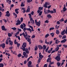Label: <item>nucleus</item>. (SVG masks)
<instances>
[{
    "label": "nucleus",
    "instance_id": "nucleus-1",
    "mask_svg": "<svg viewBox=\"0 0 67 67\" xmlns=\"http://www.w3.org/2000/svg\"><path fill=\"white\" fill-rule=\"evenodd\" d=\"M53 11H54V12ZM44 12L45 14H48V13H50L51 14H53L54 13H55L56 12V9H54L53 10V11H50L49 9H48L47 10L46 9H44Z\"/></svg>",
    "mask_w": 67,
    "mask_h": 67
},
{
    "label": "nucleus",
    "instance_id": "nucleus-2",
    "mask_svg": "<svg viewBox=\"0 0 67 67\" xmlns=\"http://www.w3.org/2000/svg\"><path fill=\"white\" fill-rule=\"evenodd\" d=\"M27 46V43L25 42H24L23 43V44L22 45V47L23 48H21V49H22L23 51H25L26 50V48H25Z\"/></svg>",
    "mask_w": 67,
    "mask_h": 67
},
{
    "label": "nucleus",
    "instance_id": "nucleus-3",
    "mask_svg": "<svg viewBox=\"0 0 67 67\" xmlns=\"http://www.w3.org/2000/svg\"><path fill=\"white\" fill-rule=\"evenodd\" d=\"M26 30L27 31H29L30 33L32 32V30L30 28H26L25 27L23 29V31H25Z\"/></svg>",
    "mask_w": 67,
    "mask_h": 67
},
{
    "label": "nucleus",
    "instance_id": "nucleus-4",
    "mask_svg": "<svg viewBox=\"0 0 67 67\" xmlns=\"http://www.w3.org/2000/svg\"><path fill=\"white\" fill-rule=\"evenodd\" d=\"M21 23V21L19 20V18L18 19V20L16 21V25H20Z\"/></svg>",
    "mask_w": 67,
    "mask_h": 67
},
{
    "label": "nucleus",
    "instance_id": "nucleus-5",
    "mask_svg": "<svg viewBox=\"0 0 67 67\" xmlns=\"http://www.w3.org/2000/svg\"><path fill=\"white\" fill-rule=\"evenodd\" d=\"M55 59L57 60L58 61H60V55H59L58 56H57V57H56L55 58Z\"/></svg>",
    "mask_w": 67,
    "mask_h": 67
},
{
    "label": "nucleus",
    "instance_id": "nucleus-6",
    "mask_svg": "<svg viewBox=\"0 0 67 67\" xmlns=\"http://www.w3.org/2000/svg\"><path fill=\"white\" fill-rule=\"evenodd\" d=\"M23 55H24V57L25 58H27L28 57V55L26 53L24 52H23Z\"/></svg>",
    "mask_w": 67,
    "mask_h": 67
},
{
    "label": "nucleus",
    "instance_id": "nucleus-7",
    "mask_svg": "<svg viewBox=\"0 0 67 67\" xmlns=\"http://www.w3.org/2000/svg\"><path fill=\"white\" fill-rule=\"evenodd\" d=\"M32 62L31 61H29L28 63V67H32V66L31 65Z\"/></svg>",
    "mask_w": 67,
    "mask_h": 67
},
{
    "label": "nucleus",
    "instance_id": "nucleus-8",
    "mask_svg": "<svg viewBox=\"0 0 67 67\" xmlns=\"http://www.w3.org/2000/svg\"><path fill=\"white\" fill-rule=\"evenodd\" d=\"M5 47V44L4 43H2L0 45V47H2V48L3 49H4Z\"/></svg>",
    "mask_w": 67,
    "mask_h": 67
},
{
    "label": "nucleus",
    "instance_id": "nucleus-9",
    "mask_svg": "<svg viewBox=\"0 0 67 67\" xmlns=\"http://www.w3.org/2000/svg\"><path fill=\"white\" fill-rule=\"evenodd\" d=\"M6 14L5 15V16H7L8 17H9L10 15V14L9 13V11H7V12L6 13Z\"/></svg>",
    "mask_w": 67,
    "mask_h": 67
},
{
    "label": "nucleus",
    "instance_id": "nucleus-10",
    "mask_svg": "<svg viewBox=\"0 0 67 67\" xmlns=\"http://www.w3.org/2000/svg\"><path fill=\"white\" fill-rule=\"evenodd\" d=\"M8 42L10 43L9 44L11 45V46H12L13 45V42L12 41H11V40H8Z\"/></svg>",
    "mask_w": 67,
    "mask_h": 67
},
{
    "label": "nucleus",
    "instance_id": "nucleus-11",
    "mask_svg": "<svg viewBox=\"0 0 67 67\" xmlns=\"http://www.w3.org/2000/svg\"><path fill=\"white\" fill-rule=\"evenodd\" d=\"M51 56V54L49 55H48V57H49V58H48V59L47 60V62H49V60H51V58L50 57Z\"/></svg>",
    "mask_w": 67,
    "mask_h": 67
},
{
    "label": "nucleus",
    "instance_id": "nucleus-12",
    "mask_svg": "<svg viewBox=\"0 0 67 67\" xmlns=\"http://www.w3.org/2000/svg\"><path fill=\"white\" fill-rule=\"evenodd\" d=\"M30 8L29 6H28V9H27L26 11V13H28L30 12Z\"/></svg>",
    "mask_w": 67,
    "mask_h": 67
},
{
    "label": "nucleus",
    "instance_id": "nucleus-13",
    "mask_svg": "<svg viewBox=\"0 0 67 67\" xmlns=\"http://www.w3.org/2000/svg\"><path fill=\"white\" fill-rule=\"evenodd\" d=\"M42 9V7H39L38 8V10L37 11V12L38 13H39L41 11V10Z\"/></svg>",
    "mask_w": 67,
    "mask_h": 67
},
{
    "label": "nucleus",
    "instance_id": "nucleus-14",
    "mask_svg": "<svg viewBox=\"0 0 67 67\" xmlns=\"http://www.w3.org/2000/svg\"><path fill=\"white\" fill-rule=\"evenodd\" d=\"M1 29H2V30L5 31H6V30L5 29V27L4 26V25H3V26H2Z\"/></svg>",
    "mask_w": 67,
    "mask_h": 67
},
{
    "label": "nucleus",
    "instance_id": "nucleus-15",
    "mask_svg": "<svg viewBox=\"0 0 67 67\" xmlns=\"http://www.w3.org/2000/svg\"><path fill=\"white\" fill-rule=\"evenodd\" d=\"M27 41L29 43V44H31V39L29 38H28L27 39Z\"/></svg>",
    "mask_w": 67,
    "mask_h": 67
},
{
    "label": "nucleus",
    "instance_id": "nucleus-16",
    "mask_svg": "<svg viewBox=\"0 0 67 67\" xmlns=\"http://www.w3.org/2000/svg\"><path fill=\"white\" fill-rule=\"evenodd\" d=\"M22 35H23V36H24V37H25V38L26 40H27V38L26 36V35L25 34L24 32H23V33H22Z\"/></svg>",
    "mask_w": 67,
    "mask_h": 67
},
{
    "label": "nucleus",
    "instance_id": "nucleus-17",
    "mask_svg": "<svg viewBox=\"0 0 67 67\" xmlns=\"http://www.w3.org/2000/svg\"><path fill=\"white\" fill-rule=\"evenodd\" d=\"M67 41V40L66 39H64L60 41L61 43H65Z\"/></svg>",
    "mask_w": 67,
    "mask_h": 67
},
{
    "label": "nucleus",
    "instance_id": "nucleus-18",
    "mask_svg": "<svg viewBox=\"0 0 67 67\" xmlns=\"http://www.w3.org/2000/svg\"><path fill=\"white\" fill-rule=\"evenodd\" d=\"M65 31V30H63L61 32V34L62 35H63L65 34V33H64V32Z\"/></svg>",
    "mask_w": 67,
    "mask_h": 67
},
{
    "label": "nucleus",
    "instance_id": "nucleus-19",
    "mask_svg": "<svg viewBox=\"0 0 67 67\" xmlns=\"http://www.w3.org/2000/svg\"><path fill=\"white\" fill-rule=\"evenodd\" d=\"M19 10V9H15V13L17 14H18L19 13V12L18 11Z\"/></svg>",
    "mask_w": 67,
    "mask_h": 67
},
{
    "label": "nucleus",
    "instance_id": "nucleus-20",
    "mask_svg": "<svg viewBox=\"0 0 67 67\" xmlns=\"http://www.w3.org/2000/svg\"><path fill=\"white\" fill-rule=\"evenodd\" d=\"M36 24V25L39 26L40 25V23L39 22H38L35 23Z\"/></svg>",
    "mask_w": 67,
    "mask_h": 67
},
{
    "label": "nucleus",
    "instance_id": "nucleus-21",
    "mask_svg": "<svg viewBox=\"0 0 67 67\" xmlns=\"http://www.w3.org/2000/svg\"><path fill=\"white\" fill-rule=\"evenodd\" d=\"M22 9L23 10L22 11L23 13H25L26 12L25 9L24 8H22Z\"/></svg>",
    "mask_w": 67,
    "mask_h": 67
},
{
    "label": "nucleus",
    "instance_id": "nucleus-22",
    "mask_svg": "<svg viewBox=\"0 0 67 67\" xmlns=\"http://www.w3.org/2000/svg\"><path fill=\"white\" fill-rule=\"evenodd\" d=\"M47 17L48 18H51L52 17V16L50 14H49L47 15Z\"/></svg>",
    "mask_w": 67,
    "mask_h": 67
},
{
    "label": "nucleus",
    "instance_id": "nucleus-23",
    "mask_svg": "<svg viewBox=\"0 0 67 67\" xmlns=\"http://www.w3.org/2000/svg\"><path fill=\"white\" fill-rule=\"evenodd\" d=\"M25 52H26L27 54H29V51H28V49L27 48L26 49Z\"/></svg>",
    "mask_w": 67,
    "mask_h": 67
},
{
    "label": "nucleus",
    "instance_id": "nucleus-24",
    "mask_svg": "<svg viewBox=\"0 0 67 67\" xmlns=\"http://www.w3.org/2000/svg\"><path fill=\"white\" fill-rule=\"evenodd\" d=\"M48 67H52V66H51V65H50V64H49ZM43 67H47V64H45V65H44V66H43Z\"/></svg>",
    "mask_w": 67,
    "mask_h": 67
},
{
    "label": "nucleus",
    "instance_id": "nucleus-25",
    "mask_svg": "<svg viewBox=\"0 0 67 67\" xmlns=\"http://www.w3.org/2000/svg\"><path fill=\"white\" fill-rule=\"evenodd\" d=\"M38 47L39 49H42V47L40 45L38 46Z\"/></svg>",
    "mask_w": 67,
    "mask_h": 67
},
{
    "label": "nucleus",
    "instance_id": "nucleus-26",
    "mask_svg": "<svg viewBox=\"0 0 67 67\" xmlns=\"http://www.w3.org/2000/svg\"><path fill=\"white\" fill-rule=\"evenodd\" d=\"M56 34H59V30H56Z\"/></svg>",
    "mask_w": 67,
    "mask_h": 67
},
{
    "label": "nucleus",
    "instance_id": "nucleus-27",
    "mask_svg": "<svg viewBox=\"0 0 67 67\" xmlns=\"http://www.w3.org/2000/svg\"><path fill=\"white\" fill-rule=\"evenodd\" d=\"M13 14L15 16V18H17V15L15 13V12H14L13 13Z\"/></svg>",
    "mask_w": 67,
    "mask_h": 67
},
{
    "label": "nucleus",
    "instance_id": "nucleus-28",
    "mask_svg": "<svg viewBox=\"0 0 67 67\" xmlns=\"http://www.w3.org/2000/svg\"><path fill=\"white\" fill-rule=\"evenodd\" d=\"M59 49V47H57V48H56L54 51H55L56 52L58 51V49Z\"/></svg>",
    "mask_w": 67,
    "mask_h": 67
},
{
    "label": "nucleus",
    "instance_id": "nucleus-29",
    "mask_svg": "<svg viewBox=\"0 0 67 67\" xmlns=\"http://www.w3.org/2000/svg\"><path fill=\"white\" fill-rule=\"evenodd\" d=\"M47 5V3H45V4H44V7L45 8H48Z\"/></svg>",
    "mask_w": 67,
    "mask_h": 67
},
{
    "label": "nucleus",
    "instance_id": "nucleus-30",
    "mask_svg": "<svg viewBox=\"0 0 67 67\" xmlns=\"http://www.w3.org/2000/svg\"><path fill=\"white\" fill-rule=\"evenodd\" d=\"M60 64H61V63H59V62H57V65L58 66V67H59V66L60 65Z\"/></svg>",
    "mask_w": 67,
    "mask_h": 67
},
{
    "label": "nucleus",
    "instance_id": "nucleus-31",
    "mask_svg": "<svg viewBox=\"0 0 67 67\" xmlns=\"http://www.w3.org/2000/svg\"><path fill=\"white\" fill-rule=\"evenodd\" d=\"M63 11L64 12H65L67 10V9H66V7L65 6H64L63 9Z\"/></svg>",
    "mask_w": 67,
    "mask_h": 67
},
{
    "label": "nucleus",
    "instance_id": "nucleus-32",
    "mask_svg": "<svg viewBox=\"0 0 67 67\" xmlns=\"http://www.w3.org/2000/svg\"><path fill=\"white\" fill-rule=\"evenodd\" d=\"M22 56V55L21 53H20L19 54H18L17 55L18 57H21Z\"/></svg>",
    "mask_w": 67,
    "mask_h": 67
},
{
    "label": "nucleus",
    "instance_id": "nucleus-33",
    "mask_svg": "<svg viewBox=\"0 0 67 67\" xmlns=\"http://www.w3.org/2000/svg\"><path fill=\"white\" fill-rule=\"evenodd\" d=\"M43 49H45L47 48V46H46L45 45H43Z\"/></svg>",
    "mask_w": 67,
    "mask_h": 67
},
{
    "label": "nucleus",
    "instance_id": "nucleus-34",
    "mask_svg": "<svg viewBox=\"0 0 67 67\" xmlns=\"http://www.w3.org/2000/svg\"><path fill=\"white\" fill-rule=\"evenodd\" d=\"M45 43L47 44H49L50 43V42H47V40H45Z\"/></svg>",
    "mask_w": 67,
    "mask_h": 67
},
{
    "label": "nucleus",
    "instance_id": "nucleus-35",
    "mask_svg": "<svg viewBox=\"0 0 67 67\" xmlns=\"http://www.w3.org/2000/svg\"><path fill=\"white\" fill-rule=\"evenodd\" d=\"M20 28L21 29H24V27L23 25L22 24L21 25Z\"/></svg>",
    "mask_w": 67,
    "mask_h": 67
},
{
    "label": "nucleus",
    "instance_id": "nucleus-36",
    "mask_svg": "<svg viewBox=\"0 0 67 67\" xmlns=\"http://www.w3.org/2000/svg\"><path fill=\"white\" fill-rule=\"evenodd\" d=\"M8 36L9 37H11L12 36V34H11L10 33H8Z\"/></svg>",
    "mask_w": 67,
    "mask_h": 67
},
{
    "label": "nucleus",
    "instance_id": "nucleus-37",
    "mask_svg": "<svg viewBox=\"0 0 67 67\" xmlns=\"http://www.w3.org/2000/svg\"><path fill=\"white\" fill-rule=\"evenodd\" d=\"M11 29H13V30H16L17 29L15 27H13L11 28Z\"/></svg>",
    "mask_w": 67,
    "mask_h": 67
},
{
    "label": "nucleus",
    "instance_id": "nucleus-38",
    "mask_svg": "<svg viewBox=\"0 0 67 67\" xmlns=\"http://www.w3.org/2000/svg\"><path fill=\"white\" fill-rule=\"evenodd\" d=\"M25 34H26L25 36H26V38H27V39H28V35L27 34V32L26 31L25 32Z\"/></svg>",
    "mask_w": 67,
    "mask_h": 67
},
{
    "label": "nucleus",
    "instance_id": "nucleus-39",
    "mask_svg": "<svg viewBox=\"0 0 67 67\" xmlns=\"http://www.w3.org/2000/svg\"><path fill=\"white\" fill-rule=\"evenodd\" d=\"M49 34H47L46 35V36H45V37L46 38L48 36H49Z\"/></svg>",
    "mask_w": 67,
    "mask_h": 67
},
{
    "label": "nucleus",
    "instance_id": "nucleus-40",
    "mask_svg": "<svg viewBox=\"0 0 67 67\" xmlns=\"http://www.w3.org/2000/svg\"><path fill=\"white\" fill-rule=\"evenodd\" d=\"M48 49H49V47H47V48L45 50V51L46 52H47Z\"/></svg>",
    "mask_w": 67,
    "mask_h": 67
},
{
    "label": "nucleus",
    "instance_id": "nucleus-41",
    "mask_svg": "<svg viewBox=\"0 0 67 67\" xmlns=\"http://www.w3.org/2000/svg\"><path fill=\"white\" fill-rule=\"evenodd\" d=\"M38 48H37V46H36L35 48V51H37V50Z\"/></svg>",
    "mask_w": 67,
    "mask_h": 67
},
{
    "label": "nucleus",
    "instance_id": "nucleus-42",
    "mask_svg": "<svg viewBox=\"0 0 67 67\" xmlns=\"http://www.w3.org/2000/svg\"><path fill=\"white\" fill-rule=\"evenodd\" d=\"M5 55H8V56H10V54L9 53H6Z\"/></svg>",
    "mask_w": 67,
    "mask_h": 67
},
{
    "label": "nucleus",
    "instance_id": "nucleus-43",
    "mask_svg": "<svg viewBox=\"0 0 67 67\" xmlns=\"http://www.w3.org/2000/svg\"><path fill=\"white\" fill-rule=\"evenodd\" d=\"M25 6L24 4H23V3H22L21 4V6L24 7Z\"/></svg>",
    "mask_w": 67,
    "mask_h": 67
},
{
    "label": "nucleus",
    "instance_id": "nucleus-44",
    "mask_svg": "<svg viewBox=\"0 0 67 67\" xmlns=\"http://www.w3.org/2000/svg\"><path fill=\"white\" fill-rule=\"evenodd\" d=\"M66 37V36L65 35L63 36V37L62 38V39H64V38H65Z\"/></svg>",
    "mask_w": 67,
    "mask_h": 67
},
{
    "label": "nucleus",
    "instance_id": "nucleus-45",
    "mask_svg": "<svg viewBox=\"0 0 67 67\" xmlns=\"http://www.w3.org/2000/svg\"><path fill=\"white\" fill-rule=\"evenodd\" d=\"M58 39H57V40H56L55 42V43L56 44H58Z\"/></svg>",
    "mask_w": 67,
    "mask_h": 67
},
{
    "label": "nucleus",
    "instance_id": "nucleus-46",
    "mask_svg": "<svg viewBox=\"0 0 67 67\" xmlns=\"http://www.w3.org/2000/svg\"><path fill=\"white\" fill-rule=\"evenodd\" d=\"M17 47L19 48V46H20V44L19 43H18L17 44Z\"/></svg>",
    "mask_w": 67,
    "mask_h": 67
},
{
    "label": "nucleus",
    "instance_id": "nucleus-47",
    "mask_svg": "<svg viewBox=\"0 0 67 67\" xmlns=\"http://www.w3.org/2000/svg\"><path fill=\"white\" fill-rule=\"evenodd\" d=\"M24 20V18H20V21H21V22H22L23 21V20Z\"/></svg>",
    "mask_w": 67,
    "mask_h": 67
},
{
    "label": "nucleus",
    "instance_id": "nucleus-48",
    "mask_svg": "<svg viewBox=\"0 0 67 67\" xmlns=\"http://www.w3.org/2000/svg\"><path fill=\"white\" fill-rule=\"evenodd\" d=\"M51 36L52 37H53L54 36V34L53 33H51Z\"/></svg>",
    "mask_w": 67,
    "mask_h": 67
},
{
    "label": "nucleus",
    "instance_id": "nucleus-49",
    "mask_svg": "<svg viewBox=\"0 0 67 67\" xmlns=\"http://www.w3.org/2000/svg\"><path fill=\"white\" fill-rule=\"evenodd\" d=\"M32 1V0H27V2H28V3Z\"/></svg>",
    "mask_w": 67,
    "mask_h": 67
},
{
    "label": "nucleus",
    "instance_id": "nucleus-50",
    "mask_svg": "<svg viewBox=\"0 0 67 67\" xmlns=\"http://www.w3.org/2000/svg\"><path fill=\"white\" fill-rule=\"evenodd\" d=\"M60 24V23L59 22V21H57V24L58 25H59Z\"/></svg>",
    "mask_w": 67,
    "mask_h": 67
},
{
    "label": "nucleus",
    "instance_id": "nucleus-51",
    "mask_svg": "<svg viewBox=\"0 0 67 67\" xmlns=\"http://www.w3.org/2000/svg\"><path fill=\"white\" fill-rule=\"evenodd\" d=\"M4 65L3 64L1 63L0 64V67L3 66Z\"/></svg>",
    "mask_w": 67,
    "mask_h": 67
},
{
    "label": "nucleus",
    "instance_id": "nucleus-52",
    "mask_svg": "<svg viewBox=\"0 0 67 67\" xmlns=\"http://www.w3.org/2000/svg\"><path fill=\"white\" fill-rule=\"evenodd\" d=\"M41 60V59L40 58H39V59L38 61V63H40Z\"/></svg>",
    "mask_w": 67,
    "mask_h": 67
},
{
    "label": "nucleus",
    "instance_id": "nucleus-53",
    "mask_svg": "<svg viewBox=\"0 0 67 67\" xmlns=\"http://www.w3.org/2000/svg\"><path fill=\"white\" fill-rule=\"evenodd\" d=\"M60 21H64V18H62V19L59 20Z\"/></svg>",
    "mask_w": 67,
    "mask_h": 67
},
{
    "label": "nucleus",
    "instance_id": "nucleus-54",
    "mask_svg": "<svg viewBox=\"0 0 67 67\" xmlns=\"http://www.w3.org/2000/svg\"><path fill=\"white\" fill-rule=\"evenodd\" d=\"M63 46L65 48H67V45H66V44H64L63 45Z\"/></svg>",
    "mask_w": 67,
    "mask_h": 67
},
{
    "label": "nucleus",
    "instance_id": "nucleus-55",
    "mask_svg": "<svg viewBox=\"0 0 67 67\" xmlns=\"http://www.w3.org/2000/svg\"><path fill=\"white\" fill-rule=\"evenodd\" d=\"M42 11H41V12H40L39 13V15L40 16L42 15Z\"/></svg>",
    "mask_w": 67,
    "mask_h": 67
},
{
    "label": "nucleus",
    "instance_id": "nucleus-56",
    "mask_svg": "<svg viewBox=\"0 0 67 67\" xmlns=\"http://www.w3.org/2000/svg\"><path fill=\"white\" fill-rule=\"evenodd\" d=\"M54 28L53 27L49 29V30H54Z\"/></svg>",
    "mask_w": 67,
    "mask_h": 67
},
{
    "label": "nucleus",
    "instance_id": "nucleus-57",
    "mask_svg": "<svg viewBox=\"0 0 67 67\" xmlns=\"http://www.w3.org/2000/svg\"><path fill=\"white\" fill-rule=\"evenodd\" d=\"M28 15H29L30 18H32L31 15V14H28Z\"/></svg>",
    "mask_w": 67,
    "mask_h": 67
},
{
    "label": "nucleus",
    "instance_id": "nucleus-58",
    "mask_svg": "<svg viewBox=\"0 0 67 67\" xmlns=\"http://www.w3.org/2000/svg\"><path fill=\"white\" fill-rule=\"evenodd\" d=\"M35 37V36L34 35H33L32 37V38H33Z\"/></svg>",
    "mask_w": 67,
    "mask_h": 67
},
{
    "label": "nucleus",
    "instance_id": "nucleus-59",
    "mask_svg": "<svg viewBox=\"0 0 67 67\" xmlns=\"http://www.w3.org/2000/svg\"><path fill=\"white\" fill-rule=\"evenodd\" d=\"M51 50H48V53H51Z\"/></svg>",
    "mask_w": 67,
    "mask_h": 67
},
{
    "label": "nucleus",
    "instance_id": "nucleus-60",
    "mask_svg": "<svg viewBox=\"0 0 67 67\" xmlns=\"http://www.w3.org/2000/svg\"><path fill=\"white\" fill-rule=\"evenodd\" d=\"M34 13V12L33 11H32V12H31V14L32 15H33Z\"/></svg>",
    "mask_w": 67,
    "mask_h": 67
},
{
    "label": "nucleus",
    "instance_id": "nucleus-61",
    "mask_svg": "<svg viewBox=\"0 0 67 67\" xmlns=\"http://www.w3.org/2000/svg\"><path fill=\"white\" fill-rule=\"evenodd\" d=\"M13 47H11L9 48V49H10V50H11L12 49H13Z\"/></svg>",
    "mask_w": 67,
    "mask_h": 67
},
{
    "label": "nucleus",
    "instance_id": "nucleus-62",
    "mask_svg": "<svg viewBox=\"0 0 67 67\" xmlns=\"http://www.w3.org/2000/svg\"><path fill=\"white\" fill-rule=\"evenodd\" d=\"M23 25H24V27H25L26 26V25H25V23H23Z\"/></svg>",
    "mask_w": 67,
    "mask_h": 67
},
{
    "label": "nucleus",
    "instance_id": "nucleus-63",
    "mask_svg": "<svg viewBox=\"0 0 67 67\" xmlns=\"http://www.w3.org/2000/svg\"><path fill=\"white\" fill-rule=\"evenodd\" d=\"M57 24L55 26V29H57Z\"/></svg>",
    "mask_w": 67,
    "mask_h": 67
},
{
    "label": "nucleus",
    "instance_id": "nucleus-64",
    "mask_svg": "<svg viewBox=\"0 0 67 67\" xmlns=\"http://www.w3.org/2000/svg\"><path fill=\"white\" fill-rule=\"evenodd\" d=\"M27 61L26 60H25L24 61V64H27Z\"/></svg>",
    "mask_w": 67,
    "mask_h": 67
}]
</instances>
